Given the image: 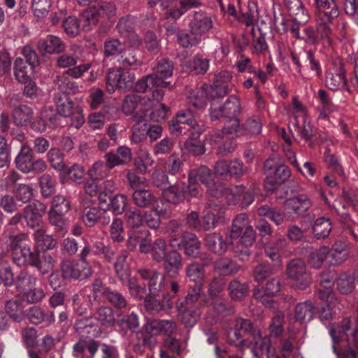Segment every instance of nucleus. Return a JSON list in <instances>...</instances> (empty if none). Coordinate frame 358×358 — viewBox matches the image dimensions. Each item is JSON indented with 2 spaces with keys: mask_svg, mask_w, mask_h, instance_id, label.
I'll return each instance as SVG.
<instances>
[{
  "mask_svg": "<svg viewBox=\"0 0 358 358\" xmlns=\"http://www.w3.org/2000/svg\"><path fill=\"white\" fill-rule=\"evenodd\" d=\"M337 1L314 0V5L317 10L316 30L321 38L327 40L328 44H330V38L332 34L331 26L340 14Z\"/></svg>",
  "mask_w": 358,
  "mask_h": 358,
  "instance_id": "nucleus-1",
  "label": "nucleus"
},
{
  "mask_svg": "<svg viewBox=\"0 0 358 358\" xmlns=\"http://www.w3.org/2000/svg\"><path fill=\"white\" fill-rule=\"evenodd\" d=\"M13 262L19 266H30L36 268L43 275L51 271L55 266V260L51 255L31 250L27 245H24L22 249L13 257Z\"/></svg>",
  "mask_w": 358,
  "mask_h": 358,
  "instance_id": "nucleus-2",
  "label": "nucleus"
},
{
  "mask_svg": "<svg viewBox=\"0 0 358 358\" xmlns=\"http://www.w3.org/2000/svg\"><path fill=\"white\" fill-rule=\"evenodd\" d=\"M209 115L212 121H222L227 117L238 115L241 113V103L236 96L231 95L222 104L221 97H210Z\"/></svg>",
  "mask_w": 358,
  "mask_h": 358,
  "instance_id": "nucleus-3",
  "label": "nucleus"
},
{
  "mask_svg": "<svg viewBox=\"0 0 358 358\" xmlns=\"http://www.w3.org/2000/svg\"><path fill=\"white\" fill-rule=\"evenodd\" d=\"M135 78L134 73L131 71L122 68H110L106 76V90L110 94L117 90L127 92L133 87Z\"/></svg>",
  "mask_w": 358,
  "mask_h": 358,
  "instance_id": "nucleus-4",
  "label": "nucleus"
},
{
  "mask_svg": "<svg viewBox=\"0 0 358 358\" xmlns=\"http://www.w3.org/2000/svg\"><path fill=\"white\" fill-rule=\"evenodd\" d=\"M169 127L170 132L177 136L188 134L194 136V132L200 127L189 109L178 111L176 119L171 120Z\"/></svg>",
  "mask_w": 358,
  "mask_h": 358,
  "instance_id": "nucleus-5",
  "label": "nucleus"
},
{
  "mask_svg": "<svg viewBox=\"0 0 358 358\" xmlns=\"http://www.w3.org/2000/svg\"><path fill=\"white\" fill-rule=\"evenodd\" d=\"M286 273L290 279L295 281L294 286L299 289H305L312 281L305 262L299 258L293 259L287 263Z\"/></svg>",
  "mask_w": 358,
  "mask_h": 358,
  "instance_id": "nucleus-6",
  "label": "nucleus"
},
{
  "mask_svg": "<svg viewBox=\"0 0 358 358\" xmlns=\"http://www.w3.org/2000/svg\"><path fill=\"white\" fill-rule=\"evenodd\" d=\"M22 211L24 220L29 227L35 231L43 228L42 217L46 212L45 204L38 200H34L29 203Z\"/></svg>",
  "mask_w": 358,
  "mask_h": 358,
  "instance_id": "nucleus-7",
  "label": "nucleus"
},
{
  "mask_svg": "<svg viewBox=\"0 0 358 358\" xmlns=\"http://www.w3.org/2000/svg\"><path fill=\"white\" fill-rule=\"evenodd\" d=\"M292 62L296 66V71L301 73L302 69H310L316 73L317 76L322 73L320 63L315 59L312 50H303L299 53L292 52L290 54Z\"/></svg>",
  "mask_w": 358,
  "mask_h": 358,
  "instance_id": "nucleus-8",
  "label": "nucleus"
},
{
  "mask_svg": "<svg viewBox=\"0 0 358 358\" xmlns=\"http://www.w3.org/2000/svg\"><path fill=\"white\" fill-rule=\"evenodd\" d=\"M61 271L64 278L82 280L91 275L90 267L76 260H63L61 263Z\"/></svg>",
  "mask_w": 358,
  "mask_h": 358,
  "instance_id": "nucleus-9",
  "label": "nucleus"
},
{
  "mask_svg": "<svg viewBox=\"0 0 358 358\" xmlns=\"http://www.w3.org/2000/svg\"><path fill=\"white\" fill-rule=\"evenodd\" d=\"M182 256L176 249L169 251L163 259V269L171 278H176L183 266Z\"/></svg>",
  "mask_w": 358,
  "mask_h": 358,
  "instance_id": "nucleus-10",
  "label": "nucleus"
},
{
  "mask_svg": "<svg viewBox=\"0 0 358 358\" xmlns=\"http://www.w3.org/2000/svg\"><path fill=\"white\" fill-rule=\"evenodd\" d=\"M203 242L208 250L217 255H223L232 245L231 241L224 239L220 234L216 232L206 234Z\"/></svg>",
  "mask_w": 358,
  "mask_h": 358,
  "instance_id": "nucleus-11",
  "label": "nucleus"
},
{
  "mask_svg": "<svg viewBox=\"0 0 358 358\" xmlns=\"http://www.w3.org/2000/svg\"><path fill=\"white\" fill-rule=\"evenodd\" d=\"M282 204L299 216L303 215L312 206L310 198L304 194H298L287 198Z\"/></svg>",
  "mask_w": 358,
  "mask_h": 358,
  "instance_id": "nucleus-12",
  "label": "nucleus"
},
{
  "mask_svg": "<svg viewBox=\"0 0 358 358\" xmlns=\"http://www.w3.org/2000/svg\"><path fill=\"white\" fill-rule=\"evenodd\" d=\"M232 76L227 71H220L214 76L213 85L208 92L210 97H223L229 92V83Z\"/></svg>",
  "mask_w": 358,
  "mask_h": 358,
  "instance_id": "nucleus-13",
  "label": "nucleus"
},
{
  "mask_svg": "<svg viewBox=\"0 0 358 358\" xmlns=\"http://www.w3.org/2000/svg\"><path fill=\"white\" fill-rule=\"evenodd\" d=\"M189 27L192 35L201 36L213 28V20L210 17L203 13L194 12L189 22Z\"/></svg>",
  "mask_w": 358,
  "mask_h": 358,
  "instance_id": "nucleus-14",
  "label": "nucleus"
},
{
  "mask_svg": "<svg viewBox=\"0 0 358 358\" xmlns=\"http://www.w3.org/2000/svg\"><path fill=\"white\" fill-rule=\"evenodd\" d=\"M100 346V342L94 339L80 338L73 346L75 357L94 358Z\"/></svg>",
  "mask_w": 358,
  "mask_h": 358,
  "instance_id": "nucleus-15",
  "label": "nucleus"
},
{
  "mask_svg": "<svg viewBox=\"0 0 358 358\" xmlns=\"http://www.w3.org/2000/svg\"><path fill=\"white\" fill-rule=\"evenodd\" d=\"M38 48L42 54H59L65 50V43L57 36L48 35L38 42Z\"/></svg>",
  "mask_w": 358,
  "mask_h": 358,
  "instance_id": "nucleus-16",
  "label": "nucleus"
},
{
  "mask_svg": "<svg viewBox=\"0 0 358 358\" xmlns=\"http://www.w3.org/2000/svg\"><path fill=\"white\" fill-rule=\"evenodd\" d=\"M180 321L186 327H193L200 320L201 312L197 307L186 306L183 302L176 303Z\"/></svg>",
  "mask_w": 358,
  "mask_h": 358,
  "instance_id": "nucleus-17",
  "label": "nucleus"
},
{
  "mask_svg": "<svg viewBox=\"0 0 358 358\" xmlns=\"http://www.w3.org/2000/svg\"><path fill=\"white\" fill-rule=\"evenodd\" d=\"M181 248L184 250L186 256L196 259L198 252L201 247V243L197 236L190 231H184L181 234Z\"/></svg>",
  "mask_w": 358,
  "mask_h": 358,
  "instance_id": "nucleus-18",
  "label": "nucleus"
},
{
  "mask_svg": "<svg viewBox=\"0 0 358 358\" xmlns=\"http://www.w3.org/2000/svg\"><path fill=\"white\" fill-rule=\"evenodd\" d=\"M325 82L327 86L331 90L340 87H347L345 71L343 65L330 69L326 73Z\"/></svg>",
  "mask_w": 358,
  "mask_h": 358,
  "instance_id": "nucleus-19",
  "label": "nucleus"
},
{
  "mask_svg": "<svg viewBox=\"0 0 358 358\" xmlns=\"http://www.w3.org/2000/svg\"><path fill=\"white\" fill-rule=\"evenodd\" d=\"M26 315L29 321L34 324H39L43 322H45L50 325L55 321L53 311L45 312L41 308L36 306L28 308Z\"/></svg>",
  "mask_w": 358,
  "mask_h": 358,
  "instance_id": "nucleus-20",
  "label": "nucleus"
},
{
  "mask_svg": "<svg viewBox=\"0 0 358 358\" xmlns=\"http://www.w3.org/2000/svg\"><path fill=\"white\" fill-rule=\"evenodd\" d=\"M54 101L57 106V112L63 116L67 117L74 114L78 109L73 101L65 92H57L55 94Z\"/></svg>",
  "mask_w": 358,
  "mask_h": 358,
  "instance_id": "nucleus-21",
  "label": "nucleus"
},
{
  "mask_svg": "<svg viewBox=\"0 0 358 358\" xmlns=\"http://www.w3.org/2000/svg\"><path fill=\"white\" fill-rule=\"evenodd\" d=\"M95 319L103 329H111L117 320L114 310L109 306H101L95 312Z\"/></svg>",
  "mask_w": 358,
  "mask_h": 358,
  "instance_id": "nucleus-22",
  "label": "nucleus"
},
{
  "mask_svg": "<svg viewBox=\"0 0 358 358\" xmlns=\"http://www.w3.org/2000/svg\"><path fill=\"white\" fill-rule=\"evenodd\" d=\"M127 252L122 250L113 264L115 275L121 283L131 277L130 267L127 263Z\"/></svg>",
  "mask_w": 358,
  "mask_h": 358,
  "instance_id": "nucleus-23",
  "label": "nucleus"
},
{
  "mask_svg": "<svg viewBox=\"0 0 358 358\" xmlns=\"http://www.w3.org/2000/svg\"><path fill=\"white\" fill-rule=\"evenodd\" d=\"M260 330L252 320L243 317H236L234 322V327L231 328L228 331H237L241 332L244 334L249 335L252 337L258 335V331Z\"/></svg>",
  "mask_w": 358,
  "mask_h": 358,
  "instance_id": "nucleus-24",
  "label": "nucleus"
},
{
  "mask_svg": "<svg viewBox=\"0 0 358 358\" xmlns=\"http://www.w3.org/2000/svg\"><path fill=\"white\" fill-rule=\"evenodd\" d=\"M34 111L31 108L20 104L13 108L14 122L18 126H27L33 120Z\"/></svg>",
  "mask_w": 358,
  "mask_h": 358,
  "instance_id": "nucleus-25",
  "label": "nucleus"
},
{
  "mask_svg": "<svg viewBox=\"0 0 358 358\" xmlns=\"http://www.w3.org/2000/svg\"><path fill=\"white\" fill-rule=\"evenodd\" d=\"M33 159L34 153L31 148L27 143H23L21 146L20 152L15 157V163L16 167L20 171L24 173Z\"/></svg>",
  "mask_w": 358,
  "mask_h": 358,
  "instance_id": "nucleus-26",
  "label": "nucleus"
},
{
  "mask_svg": "<svg viewBox=\"0 0 358 358\" xmlns=\"http://www.w3.org/2000/svg\"><path fill=\"white\" fill-rule=\"evenodd\" d=\"M170 85L169 82L162 81L161 79L155 76H152L151 74L139 80L135 85L134 90L139 93L145 92L148 88L152 87H166Z\"/></svg>",
  "mask_w": 358,
  "mask_h": 358,
  "instance_id": "nucleus-27",
  "label": "nucleus"
},
{
  "mask_svg": "<svg viewBox=\"0 0 358 358\" xmlns=\"http://www.w3.org/2000/svg\"><path fill=\"white\" fill-rule=\"evenodd\" d=\"M188 178L196 182L199 181L206 186H209L213 181L211 170L204 165L190 170L188 173Z\"/></svg>",
  "mask_w": 358,
  "mask_h": 358,
  "instance_id": "nucleus-28",
  "label": "nucleus"
},
{
  "mask_svg": "<svg viewBox=\"0 0 358 358\" xmlns=\"http://www.w3.org/2000/svg\"><path fill=\"white\" fill-rule=\"evenodd\" d=\"M284 3L290 15H294L296 20L302 23L308 22V15L300 0H284Z\"/></svg>",
  "mask_w": 358,
  "mask_h": 358,
  "instance_id": "nucleus-29",
  "label": "nucleus"
},
{
  "mask_svg": "<svg viewBox=\"0 0 358 358\" xmlns=\"http://www.w3.org/2000/svg\"><path fill=\"white\" fill-rule=\"evenodd\" d=\"M312 229L317 239H324L329 236L331 231V222L329 218L325 217H318L314 221Z\"/></svg>",
  "mask_w": 358,
  "mask_h": 358,
  "instance_id": "nucleus-30",
  "label": "nucleus"
},
{
  "mask_svg": "<svg viewBox=\"0 0 358 358\" xmlns=\"http://www.w3.org/2000/svg\"><path fill=\"white\" fill-rule=\"evenodd\" d=\"M121 284L127 287L130 296L134 299L142 300L148 296L145 285L139 284L136 278L130 277Z\"/></svg>",
  "mask_w": 358,
  "mask_h": 358,
  "instance_id": "nucleus-31",
  "label": "nucleus"
},
{
  "mask_svg": "<svg viewBox=\"0 0 358 358\" xmlns=\"http://www.w3.org/2000/svg\"><path fill=\"white\" fill-rule=\"evenodd\" d=\"M132 199L135 205L141 208H149L155 201L154 194L149 189H145L134 190Z\"/></svg>",
  "mask_w": 358,
  "mask_h": 358,
  "instance_id": "nucleus-32",
  "label": "nucleus"
},
{
  "mask_svg": "<svg viewBox=\"0 0 358 358\" xmlns=\"http://www.w3.org/2000/svg\"><path fill=\"white\" fill-rule=\"evenodd\" d=\"M222 122H224V127L217 134V138L221 137L223 134H235L236 136H242V125L240 124L237 115L227 117Z\"/></svg>",
  "mask_w": 358,
  "mask_h": 358,
  "instance_id": "nucleus-33",
  "label": "nucleus"
},
{
  "mask_svg": "<svg viewBox=\"0 0 358 358\" xmlns=\"http://www.w3.org/2000/svg\"><path fill=\"white\" fill-rule=\"evenodd\" d=\"M103 298L117 310H122L128 306V302L125 296L111 288L105 290Z\"/></svg>",
  "mask_w": 358,
  "mask_h": 358,
  "instance_id": "nucleus-34",
  "label": "nucleus"
},
{
  "mask_svg": "<svg viewBox=\"0 0 358 358\" xmlns=\"http://www.w3.org/2000/svg\"><path fill=\"white\" fill-rule=\"evenodd\" d=\"M239 268L235 262L227 257L219 259L214 264L215 270L222 275H234L238 272Z\"/></svg>",
  "mask_w": 358,
  "mask_h": 358,
  "instance_id": "nucleus-35",
  "label": "nucleus"
},
{
  "mask_svg": "<svg viewBox=\"0 0 358 358\" xmlns=\"http://www.w3.org/2000/svg\"><path fill=\"white\" fill-rule=\"evenodd\" d=\"M315 314V307L310 301L296 305L295 308V318L301 322L310 321Z\"/></svg>",
  "mask_w": 358,
  "mask_h": 358,
  "instance_id": "nucleus-36",
  "label": "nucleus"
},
{
  "mask_svg": "<svg viewBox=\"0 0 358 358\" xmlns=\"http://www.w3.org/2000/svg\"><path fill=\"white\" fill-rule=\"evenodd\" d=\"M173 72V62L168 58L160 59L155 69V73L151 74L165 81V79L172 76Z\"/></svg>",
  "mask_w": 358,
  "mask_h": 358,
  "instance_id": "nucleus-37",
  "label": "nucleus"
},
{
  "mask_svg": "<svg viewBox=\"0 0 358 358\" xmlns=\"http://www.w3.org/2000/svg\"><path fill=\"white\" fill-rule=\"evenodd\" d=\"M33 66H30L22 58L17 57L14 62V74L16 80L19 82H24L30 79V74L34 70Z\"/></svg>",
  "mask_w": 358,
  "mask_h": 358,
  "instance_id": "nucleus-38",
  "label": "nucleus"
},
{
  "mask_svg": "<svg viewBox=\"0 0 358 358\" xmlns=\"http://www.w3.org/2000/svg\"><path fill=\"white\" fill-rule=\"evenodd\" d=\"M164 199L169 203L178 204L185 200L183 188L180 189L177 184L169 185L162 191Z\"/></svg>",
  "mask_w": 358,
  "mask_h": 358,
  "instance_id": "nucleus-39",
  "label": "nucleus"
},
{
  "mask_svg": "<svg viewBox=\"0 0 358 358\" xmlns=\"http://www.w3.org/2000/svg\"><path fill=\"white\" fill-rule=\"evenodd\" d=\"M41 195L50 198L56 191L57 181L53 176L43 173L38 179Z\"/></svg>",
  "mask_w": 358,
  "mask_h": 358,
  "instance_id": "nucleus-40",
  "label": "nucleus"
},
{
  "mask_svg": "<svg viewBox=\"0 0 358 358\" xmlns=\"http://www.w3.org/2000/svg\"><path fill=\"white\" fill-rule=\"evenodd\" d=\"M126 50L125 43L118 38H109L104 42V55L108 57L121 56Z\"/></svg>",
  "mask_w": 358,
  "mask_h": 358,
  "instance_id": "nucleus-41",
  "label": "nucleus"
},
{
  "mask_svg": "<svg viewBox=\"0 0 358 358\" xmlns=\"http://www.w3.org/2000/svg\"><path fill=\"white\" fill-rule=\"evenodd\" d=\"M329 252L330 248L327 246H322L318 249L311 248L308 257V261L313 268H320Z\"/></svg>",
  "mask_w": 358,
  "mask_h": 358,
  "instance_id": "nucleus-42",
  "label": "nucleus"
},
{
  "mask_svg": "<svg viewBox=\"0 0 358 358\" xmlns=\"http://www.w3.org/2000/svg\"><path fill=\"white\" fill-rule=\"evenodd\" d=\"M208 94L203 88L192 90L187 97L189 105L199 110L203 108L206 105Z\"/></svg>",
  "mask_w": 358,
  "mask_h": 358,
  "instance_id": "nucleus-43",
  "label": "nucleus"
},
{
  "mask_svg": "<svg viewBox=\"0 0 358 358\" xmlns=\"http://www.w3.org/2000/svg\"><path fill=\"white\" fill-rule=\"evenodd\" d=\"M202 132L201 127H198V129L194 132V136H191L190 138H188L185 143V148L189 152L194 156H199L205 152V147L202 143L197 141V138Z\"/></svg>",
  "mask_w": 358,
  "mask_h": 358,
  "instance_id": "nucleus-44",
  "label": "nucleus"
},
{
  "mask_svg": "<svg viewBox=\"0 0 358 358\" xmlns=\"http://www.w3.org/2000/svg\"><path fill=\"white\" fill-rule=\"evenodd\" d=\"M251 227L248 224V217L246 214L241 213L236 215L233 220L230 237L231 239L238 238L245 229Z\"/></svg>",
  "mask_w": 358,
  "mask_h": 358,
  "instance_id": "nucleus-45",
  "label": "nucleus"
},
{
  "mask_svg": "<svg viewBox=\"0 0 358 358\" xmlns=\"http://www.w3.org/2000/svg\"><path fill=\"white\" fill-rule=\"evenodd\" d=\"M120 66L118 68H122L124 70L127 69H136L142 65V61L138 58L136 52L134 51L125 50L120 56Z\"/></svg>",
  "mask_w": 358,
  "mask_h": 358,
  "instance_id": "nucleus-46",
  "label": "nucleus"
},
{
  "mask_svg": "<svg viewBox=\"0 0 358 358\" xmlns=\"http://www.w3.org/2000/svg\"><path fill=\"white\" fill-rule=\"evenodd\" d=\"M124 219L127 226L131 229L139 228L144 223L143 215L136 208H130L127 210Z\"/></svg>",
  "mask_w": 358,
  "mask_h": 358,
  "instance_id": "nucleus-47",
  "label": "nucleus"
},
{
  "mask_svg": "<svg viewBox=\"0 0 358 358\" xmlns=\"http://www.w3.org/2000/svg\"><path fill=\"white\" fill-rule=\"evenodd\" d=\"M185 274L191 281L202 285L205 271L199 263L192 262L187 264L185 267Z\"/></svg>",
  "mask_w": 358,
  "mask_h": 358,
  "instance_id": "nucleus-48",
  "label": "nucleus"
},
{
  "mask_svg": "<svg viewBox=\"0 0 358 358\" xmlns=\"http://www.w3.org/2000/svg\"><path fill=\"white\" fill-rule=\"evenodd\" d=\"M262 123L258 117H250L242 124V135L255 136L261 133Z\"/></svg>",
  "mask_w": 358,
  "mask_h": 358,
  "instance_id": "nucleus-49",
  "label": "nucleus"
},
{
  "mask_svg": "<svg viewBox=\"0 0 358 358\" xmlns=\"http://www.w3.org/2000/svg\"><path fill=\"white\" fill-rule=\"evenodd\" d=\"M145 306L146 309L152 313H158L160 311L165 310L166 308L170 309L172 308V304L169 299L166 300L164 296V303H162L159 300L155 299V296H147L144 299Z\"/></svg>",
  "mask_w": 358,
  "mask_h": 358,
  "instance_id": "nucleus-50",
  "label": "nucleus"
},
{
  "mask_svg": "<svg viewBox=\"0 0 358 358\" xmlns=\"http://www.w3.org/2000/svg\"><path fill=\"white\" fill-rule=\"evenodd\" d=\"M222 220L223 217L220 215H215L211 211L206 212L200 220L199 231L214 229Z\"/></svg>",
  "mask_w": 358,
  "mask_h": 358,
  "instance_id": "nucleus-51",
  "label": "nucleus"
},
{
  "mask_svg": "<svg viewBox=\"0 0 358 358\" xmlns=\"http://www.w3.org/2000/svg\"><path fill=\"white\" fill-rule=\"evenodd\" d=\"M167 252V243L163 238H157L152 244L150 253L155 262H162Z\"/></svg>",
  "mask_w": 358,
  "mask_h": 358,
  "instance_id": "nucleus-52",
  "label": "nucleus"
},
{
  "mask_svg": "<svg viewBox=\"0 0 358 358\" xmlns=\"http://www.w3.org/2000/svg\"><path fill=\"white\" fill-rule=\"evenodd\" d=\"M36 281L34 275L27 271H21L16 278L15 285L17 289L27 291L35 286Z\"/></svg>",
  "mask_w": 358,
  "mask_h": 358,
  "instance_id": "nucleus-53",
  "label": "nucleus"
},
{
  "mask_svg": "<svg viewBox=\"0 0 358 358\" xmlns=\"http://www.w3.org/2000/svg\"><path fill=\"white\" fill-rule=\"evenodd\" d=\"M230 297L233 300L239 301L243 299L247 294L248 287L245 284L241 283L238 280H231L228 286Z\"/></svg>",
  "mask_w": 358,
  "mask_h": 358,
  "instance_id": "nucleus-54",
  "label": "nucleus"
},
{
  "mask_svg": "<svg viewBox=\"0 0 358 358\" xmlns=\"http://www.w3.org/2000/svg\"><path fill=\"white\" fill-rule=\"evenodd\" d=\"M189 67L196 74H205L209 68V59L201 55H196L189 61Z\"/></svg>",
  "mask_w": 358,
  "mask_h": 358,
  "instance_id": "nucleus-55",
  "label": "nucleus"
},
{
  "mask_svg": "<svg viewBox=\"0 0 358 358\" xmlns=\"http://www.w3.org/2000/svg\"><path fill=\"white\" fill-rule=\"evenodd\" d=\"M161 320L150 319L148 320L144 325L145 335L143 338V345H145L151 336H156L161 334Z\"/></svg>",
  "mask_w": 358,
  "mask_h": 358,
  "instance_id": "nucleus-56",
  "label": "nucleus"
},
{
  "mask_svg": "<svg viewBox=\"0 0 358 358\" xmlns=\"http://www.w3.org/2000/svg\"><path fill=\"white\" fill-rule=\"evenodd\" d=\"M47 158L52 167L55 170H65L66 164L64 161L63 154L60 150L57 148H51L47 154Z\"/></svg>",
  "mask_w": 358,
  "mask_h": 358,
  "instance_id": "nucleus-57",
  "label": "nucleus"
},
{
  "mask_svg": "<svg viewBox=\"0 0 358 358\" xmlns=\"http://www.w3.org/2000/svg\"><path fill=\"white\" fill-rule=\"evenodd\" d=\"M258 16L257 6L253 3H249L246 10H241L240 15L238 17V21L245 24L246 26H252L254 24Z\"/></svg>",
  "mask_w": 358,
  "mask_h": 358,
  "instance_id": "nucleus-58",
  "label": "nucleus"
},
{
  "mask_svg": "<svg viewBox=\"0 0 358 358\" xmlns=\"http://www.w3.org/2000/svg\"><path fill=\"white\" fill-rule=\"evenodd\" d=\"M242 337V334L237 333V331H227V338L230 345H233L241 349L253 348V340L243 339Z\"/></svg>",
  "mask_w": 358,
  "mask_h": 358,
  "instance_id": "nucleus-59",
  "label": "nucleus"
},
{
  "mask_svg": "<svg viewBox=\"0 0 358 358\" xmlns=\"http://www.w3.org/2000/svg\"><path fill=\"white\" fill-rule=\"evenodd\" d=\"M33 236L37 243L43 244L47 250H52L57 246V241L52 236L46 234L43 228L35 231Z\"/></svg>",
  "mask_w": 358,
  "mask_h": 358,
  "instance_id": "nucleus-60",
  "label": "nucleus"
},
{
  "mask_svg": "<svg viewBox=\"0 0 358 358\" xmlns=\"http://www.w3.org/2000/svg\"><path fill=\"white\" fill-rule=\"evenodd\" d=\"M337 288L343 294H348L355 289V278L346 273L341 274L337 280Z\"/></svg>",
  "mask_w": 358,
  "mask_h": 358,
  "instance_id": "nucleus-61",
  "label": "nucleus"
},
{
  "mask_svg": "<svg viewBox=\"0 0 358 358\" xmlns=\"http://www.w3.org/2000/svg\"><path fill=\"white\" fill-rule=\"evenodd\" d=\"M109 169L101 161L96 162L88 170L87 175L93 180H102L108 173Z\"/></svg>",
  "mask_w": 358,
  "mask_h": 358,
  "instance_id": "nucleus-62",
  "label": "nucleus"
},
{
  "mask_svg": "<svg viewBox=\"0 0 358 358\" xmlns=\"http://www.w3.org/2000/svg\"><path fill=\"white\" fill-rule=\"evenodd\" d=\"M15 198L23 203H28L33 196L32 187L26 184H19L13 191Z\"/></svg>",
  "mask_w": 358,
  "mask_h": 358,
  "instance_id": "nucleus-63",
  "label": "nucleus"
},
{
  "mask_svg": "<svg viewBox=\"0 0 358 358\" xmlns=\"http://www.w3.org/2000/svg\"><path fill=\"white\" fill-rule=\"evenodd\" d=\"M248 171V167L238 159H234L229 163V176L236 179H240L245 175Z\"/></svg>",
  "mask_w": 358,
  "mask_h": 358,
  "instance_id": "nucleus-64",
  "label": "nucleus"
}]
</instances>
